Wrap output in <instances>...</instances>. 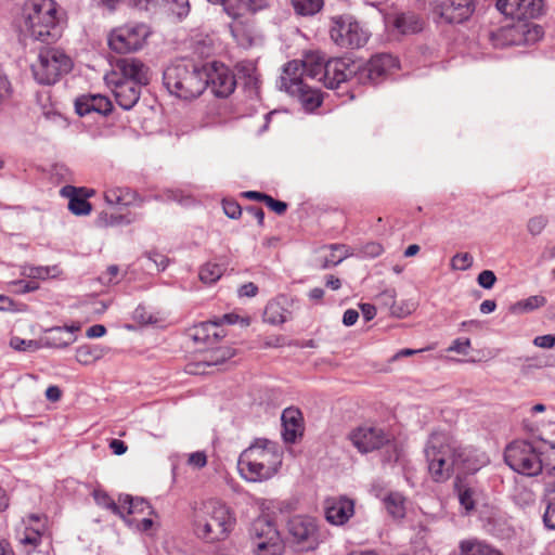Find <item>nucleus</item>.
I'll return each instance as SVG.
<instances>
[{
    "label": "nucleus",
    "mask_w": 555,
    "mask_h": 555,
    "mask_svg": "<svg viewBox=\"0 0 555 555\" xmlns=\"http://www.w3.org/2000/svg\"><path fill=\"white\" fill-rule=\"evenodd\" d=\"M533 345L539 348H544V349L553 348L555 346L554 335L547 334V335L537 336L533 339Z\"/></svg>",
    "instance_id": "obj_62"
},
{
    "label": "nucleus",
    "mask_w": 555,
    "mask_h": 555,
    "mask_svg": "<svg viewBox=\"0 0 555 555\" xmlns=\"http://www.w3.org/2000/svg\"><path fill=\"white\" fill-rule=\"evenodd\" d=\"M133 318L141 324H153L157 321L143 306H139L134 310Z\"/></svg>",
    "instance_id": "obj_55"
},
{
    "label": "nucleus",
    "mask_w": 555,
    "mask_h": 555,
    "mask_svg": "<svg viewBox=\"0 0 555 555\" xmlns=\"http://www.w3.org/2000/svg\"><path fill=\"white\" fill-rule=\"evenodd\" d=\"M104 357V349L98 345H82L76 349V360L82 365H90Z\"/></svg>",
    "instance_id": "obj_35"
},
{
    "label": "nucleus",
    "mask_w": 555,
    "mask_h": 555,
    "mask_svg": "<svg viewBox=\"0 0 555 555\" xmlns=\"http://www.w3.org/2000/svg\"><path fill=\"white\" fill-rule=\"evenodd\" d=\"M59 273L57 267H42V266H29L24 267L22 274L35 280H46L49 278H54Z\"/></svg>",
    "instance_id": "obj_40"
},
{
    "label": "nucleus",
    "mask_w": 555,
    "mask_h": 555,
    "mask_svg": "<svg viewBox=\"0 0 555 555\" xmlns=\"http://www.w3.org/2000/svg\"><path fill=\"white\" fill-rule=\"evenodd\" d=\"M171 2V11L179 17L186 16L190 11L189 0H169Z\"/></svg>",
    "instance_id": "obj_58"
},
{
    "label": "nucleus",
    "mask_w": 555,
    "mask_h": 555,
    "mask_svg": "<svg viewBox=\"0 0 555 555\" xmlns=\"http://www.w3.org/2000/svg\"><path fill=\"white\" fill-rule=\"evenodd\" d=\"M543 451L528 440H514L504 450L505 463L516 473L533 477L547 467Z\"/></svg>",
    "instance_id": "obj_7"
},
{
    "label": "nucleus",
    "mask_w": 555,
    "mask_h": 555,
    "mask_svg": "<svg viewBox=\"0 0 555 555\" xmlns=\"http://www.w3.org/2000/svg\"><path fill=\"white\" fill-rule=\"evenodd\" d=\"M220 4L223 5L224 12L233 18L240 17L242 15V10L245 9L244 0H225Z\"/></svg>",
    "instance_id": "obj_48"
},
{
    "label": "nucleus",
    "mask_w": 555,
    "mask_h": 555,
    "mask_svg": "<svg viewBox=\"0 0 555 555\" xmlns=\"http://www.w3.org/2000/svg\"><path fill=\"white\" fill-rule=\"evenodd\" d=\"M225 336L223 327L219 326V322L209 320L194 325L189 331V337L196 344H203L209 347L216 345Z\"/></svg>",
    "instance_id": "obj_20"
},
{
    "label": "nucleus",
    "mask_w": 555,
    "mask_h": 555,
    "mask_svg": "<svg viewBox=\"0 0 555 555\" xmlns=\"http://www.w3.org/2000/svg\"><path fill=\"white\" fill-rule=\"evenodd\" d=\"M121 1L122 0H91V3L98 9L114 12Z\"/></svg>",
    "instance_id": "obj_61"
},
{
    "label": "nucleus",
    "mask_w": 555,
    "mask_h": 555,
    "mask_svg": "<svg viewBox=\"0 0 555 555\" xmlns=\"http://www.w3.org/2000/svg\"><path fill=\"white\" fill-rule=\"evenodd\" d=\"M43 527L44 526L42 524L40 527L34 529L30 533H27L24 537L23 542L25 544H30L34 546L38 545L41 541V530L43 529Z\"/></svg>",
    "instance_id": "obj_63"
},
{
    "label": "nucleus",
    "mask_w": 555,
    "mask_h": 555,
    "mask_svg": "<svg viewBox=\"0 0 555 555\" xmlns=\"http://www.w3.org/2000/svg\"><path fill=\"white\" fill-rule=\"evenodd\" d=\"M202 78L205 90L210 88L218 98H227L233 93L236 80L233 72L222 63L211 62L202 66Z\"/></svg>",
    "instance_id": "obj_10"
},
{
    "label": "nucleus",
    "mask_w": 555,
    "mask_h": 555,
    "mask_svg": "<svg viewBox=\"0 0 555 555\" xmlns=\"http://www.w3.org/2000/svg\"><path fill=\"white\" fill-rule=\"evenodd\" d=\"M546 304V298L544 296H541V295H534V296H530L524 300H520L518 302H516L513 307H512V311L514 312H517V311H532L534 309H538L540 307H543L544 305Z\"/></svg>",
    "instance_id": "obj_44"
},
{
    "label": "nucleus",
    "mask_w": 555,
    "mask_h": 555,
    "mask_svg": "<svg viewBox=\"0 0 555 555\" xmlns=\"http://www.w3.org/2000/svg\"><path fill=\"white\" fill-rule=\"evenodd\" d=\"M436 12L448 23H463L475 11L474 0H437Z\"/></svg>",
    "instance_id": "obj_18"
},
{
    "label": "nucleus",
    "mask_w": 555,
    "mask_h": 555,
    "mask_svg": "<svg viewBox=\"0 0 555 555\" xmlns=\"http://www.w3.org/2000/svg\"><path fill=\"white\" fill-rule=\"evenodd\" d=\"M78 330V326L52 327L47 331L42 343L46 347L65 348L75 341L76 337L74 333Z\"/></svg>",
    "instance_id": "obj_25"
},
{
    "label": "nucleus",
    "mask_w": 555,
    "mask_h": 555,
    "mask_svg": "<svg viewBox=\"0 0 555 555\" xmlns=\"http://www.w3.org/2000/svg\"><path fill=\"white\" fill-rule=\"evenodd\" d=\"M349 440L359 452L369 453L388 443L389 437L383 428L365 424L352 429Z\"/></svg>",
    "instance_id": "obj_14"
},
{
    "label": "nucleus",
    "mask_w": 555,
    "mask_h": 555,
    "mask_svg": "<svg viewBox=\"0 0 555 555\" xmlns=\"http://www.w3.org/2000/svg\"><path fill=\"white\" fill-rule=\"evenodd\" d=\"M82 189L66 185L61 190V194L69 198L68 209L76 216H87L91 211V204L87 201V194L81 195Z\"/></svg>",
    "instance_id": "obj_27"
},
{
    "label": "nucleus",
    "mask_w": 555,
    "mask_h": 555,
    "mask_svg": "<svg viewBox=\"0 0 555 555\" xmlns=\"http://www.w3.org/2000/svg\"><path fill=\"white\" fill-rule=\"evenodd\" d=\"M328 248L331 253L328 256L324 258V261L321 264L322 269H326L332 266H337L350 255L349 247L344 244H332L328 246Z\"/></svg>",
    "instance_id": "obj_36"
},
{
    "label": "nucleus",
    "mask_w": 555,
    "mask_h": 555,
    "mask_svg": "<svg viewBox=\"0 0 555 555\" xmlns=\"http://www.w3.org/2000/svg\"><path fill=\"white\" fill-rule=\"evenodd\" d=\"M424 453L428 473L436 482L449 480L455 472L475 474L490 462L486 452L464 446L452 435L442 431L430 435Z\"/></svg>",
    "instance_id": "obj_1"
},
{
    "label": "nucleus",
    "mask_w": 555,
    "mask_h": 555,
    "mask_svg": "<svg viewBox=\"0 0 555 555\" xmlns=\"http://www.w3.org/2000/svg\"><path fill=\"white\" fill-rule=\"evenodd\" d=\"M323 4V0H292L295 13L301 16H312L319 13Z\"/></svg>",
    "instance_id": "obj_38"
},
{
    "label": "nucleus",
    "mask_w": 555,
    "mask_h": 555,
    "mask_svg": "<svg viewBox=\"0 0 555 555\" xmlns=\"http://www.w3.org/2000/svg\"><path fill=\"white\" fill-rule=\"evenodd\" d=\"M298 91L287 93L296 98L307 111H313L322 104V94L319 89L309 86L306 81L298 86Z\"/></svg>",
    "instance_id": "obj_29"
},
{
    "label": "nucleus",
    "mask_w": 555,
    "mask_h": 555,
    "mask_svg": "<svg viewBox=\"0 0 555 555\" xmlns=\"http://www.w3.org/2000/svg\"><path fill=\"white\" fill-rule=\"evenodd\" d=\"M547 222H548L547 218L544 217V216L532 217L528 221V225H527L528 231L532 235H539L544 230V228L546 227Z\"/></svg>",
    "instance_id": "obj_50"
},
{
    "label": "nucleus",
    "mask_w": 555,
    "mask_h": 555,
    "mask_svg": "<svg viewBox=\"0 0 555 555\" xmlns=\"http://www.w3.org/2000/svg\"><path fill=\"white\" fill-rule=\"evenodd\" d=\"M459 555H504L500 550L485 540L469 538L459 543Z\"/></svg>",
    "instance_id": "obj_28"
},
{
    "label": "nucleus",
    "mask_w": 555,
    "mask_h": 555,
    "mask_svg": "<svg viewBox=\"0 0 555 555\" xmlns=\"http://www.w3.org/2000/svg\"><path fill=\"white\" fill-rule=\"evenodd\" d=\"M216 322H219V326L222 327L223 324H235L238 320L242 321L244 326H247L249 322L247 320L241 319L240 315L235 313H225L220 318L214 319Z\"/></svg>",
    "instance_id": "obj_60"
},
{
    "label": "nucleus",
    "mask_w": 555,
    "mask_h": 555,
    "mask_svg": "<svg viewBox=\"0 0 555 555\" xmlns=\"http://www.w3.org/2000/svg\"><path fill=\"white\" fill-rule=\"evenodd\" d=\"M230 31L238 46L249 48L254 43V38L250 31L242 23H234L230 25Z\"/></svg>",
    "instance_id": "obj_41"
},
{
    "label": "nucleus",
    "mask_w": 555,
    "mask_h": 555,
    "mask_svg": "<svg viewBox=\"0 0 555 555\" xmlns=\"http://www.w3.org/2000/svg\"><path fill=\"white\" fill-rule=\"evenodd\" d=\"M288 532L294 543L300 546V551L312 550L317 545L318 532L313 518L295 516L288 521Z\"/></svg>",
    "instance_id": "obj_16"
},
{
    "label": "nucleus",
    "mask_w": 555,
    "mask_h": 555,
    "mask_svg": "<svg viewBox=\"0 0 555 555\" xmlns=\"http://www.w3.org/2000/svg\"><path fill=\"white\" fill-rule=\"evenodd\" d=\"M331 39L340 48L358 49L364 46L369 39L367 31L350 17L334 20L330 30Z\"/></svg>",
    "instance_id": "obj_11"
},
{
    "label": "nucleus",
    "mask_w": 555,
    "mask_h": 555,
    "mask_svg": "<svg viewBox=\"0 0 555 555\" xmlns=\"http://www.w3.org/2000/svg\"><path fill=\"white\" fill-rule=\"evenodd\" d=\"M470 348L469 338H457L448 348V351L456 352L460 354H467Z\"/></svg>",
    "instance_id": "obj_56"
},
{
    "label": "nucleus",
    "mask_w": 555,
    "mask_h": 555,
    "mask_svg": "<svg viewBox=\"0 0 555 555\" xmlns=\"http://www.w3.org/2000/svg\"><path fill=\"white\" fill-rule=\"evenodd\" d=\"M385 507L387 512L393 517V518H402L405 514L404 508V499L399 493H390L387 495L384 500Z\"/></svg>",
    "instance_id": "obj_39"
},
{
    "label": "nucleus",
    "mask_w": 555,
    "mask_h": 555,
    "mask_svg": "<svg viewBox=\"0 0 555 555\" xmlns=\"http://www.w3.org/2000/svg\"><path fill=\"white\" fill-rule=\"evenodd\" d=\"M263 203L266 204V206L268 208H270L272 211H274L279 216L284 215L287 210V204L285 202L278 201L268 194H267Z\"/></svg>",
    "instance_id": "obj_52"
},
{
    "label": "nucleus",
    "mask_w": 555,
    "mask_h": 555,
    "mask_svg": "<svg viewBox=\"0 0 555 555\" xmlns=\"http://www.w3.org/2000/svg\"><path fill=\"white\" fill-rule=\"evenodd\" d=\"M132 220L127 215L102 211L99 214L95 224L99 228L118 227L129 224Z\"/></svg>",
    "instance_id": "obj_37"
},
{
    "label": "nucleus",
    "mask_w": 555,
    "mask_h": 555,
    "mask_svg": "<svg viewBox=\"0 0 555 555\" xmlns=\"http://www.w3.org/2000/svg\"><path fill=\"white\" fill-rule=\"evenodd\" d=\"M166 89L182 100H193L205 91L202 67L183 62L169 65L163 74Z\"/></svg>",
    "instance_id": "obj_5"
},
{
    "label": "nucleus",
    "mask_w": 555,
    "mask_h": 555,
    "mask_svg": "<svg viewBox=\"0 0 555 555\" xmlns=\"http://www.w3.org/2000/svg\"><path fill=\"white\" fill-rule=\"evenodd\" d=\"M60 5L55 0H26L22 22L26 34L34 40L51 44L63 31Z\"/></svg>",
    "instance_id": "obj_3"
},
{
    "label": "nucleus",
    "mask_w": 555,
    "mask_h": 555,
    "mask_svg": "<svg viewBox=\"0 0 555 555\" xmlns=\"http://www.w3.org/2000/svg\"><path fill=\"white\" fill-rule=\"evenodd\" d=\"M76 113L86 116L90 113H98L103 116L112 112L113 105L108 98L101 94L82 95L75 102Z\"/></svg>",
    "instance_id": "obj_21"
},
{
    "label": "nucleus",
    "mask_w": 555,
    "mask_h": 555,
    "mask_svg": "<svg viewBox=\"0 0 555 555\" xmlns=\"http://www.w3.org/2000/svg\"><path fill=\"white\" fill-rule=\"evenodd\" d=\"M399 67L397 57L389 53L373 55L363 66H358L359 83H378Z\"/></svg>",
    "instance_id": "obj_13"
},
{
    "label": "nucleus",
    "mask_w": 555,
    "mask_h": 555,
    "mask_svg": "<svg viewBox=\"0 0 555 555\" xmlns=\"http://www.w3.org/2000/svg\"><path fill=\"white\" fill-rule=\"evenodd\" d=\"M324 60L315 54H307L302 60L305 64V79L310 78L323 81V73H325Z\"/></svg>",
    "instance_id": "obj_33"
},
{
    "label": "nucleus",
    "mask_w": 555,
    "mask_h": 555,
    "mask_svg": "<svg viewBox=\"0 0 555 555\" xmlns=\"http://www.w3.org/2000/svg\"><path fill=\"white\" fill-rule=\"evenodd\" d=\"M455 490L457 492L461 506H463L466 512L474 511L478 498L477 489L459 480L455 483Z\"/></svg>",
    "instance_id": "obj_34"
},
{
    "label": "nucleus",
    "mask_w": 555,
    "mask_h": 555,
    "mask_svg": "<svg viewBox=\"0 0 555 555\" xmlns=\"http://www.w3.org/2000/svg\"><path fill=\"white\" fill-rule=\"evenodd\" d=\"M150 35L149 27L143 23L126 24L111 31L108 46L116 53H130L140 50Z\"/></svg>",
    "instance_id": "obj_9"
},
{
    "label": "nucleus",
    "mask_w": 555,
    "mask_h": 555,
    "mask_svg": "<svg viewBox=\"0 0 555 555\" xmlns=\"http://www.w3.org/2000/svg\"><path fill=\"white\" fill-rule=\"evenodd\" d=\"M94 500L99 505L109 509L112 513L120 516L122 519H126V516L121 511L120 502H115L106 492L95 491Z\"/></svg>",
    "instance_id": "obj_43"
},
{
    "label": "nucleus",
    "mask_w": 555,
    "mask_h": 555,
    "mask_svg": "<svg viewBox=\"0 0 555 555\" xmlns=\"http://www.w3.org/2000/svg\"><path fill=\"white\" fill-rule=\"evenodd\" d=\"M305 81V64H302V61L294 60L284 65L280 77L281 89L286 92L291 90L298 91V86Z\"/></svg>",
    "instance_id": "obj_24"
},
{
    "label": "nucleus",
    "mask_w": 555,
    "mask_h": 555,
    "mask_svg": "<svg viewBox=\"0 0 555 555\" xmlns=\"http://www.w3.org/2000/svg\"><path fill=\"white\" fill-rule=\"evenodd\" d=\"M358 66L344 59H333L325 63L323 83L326 88L338 89L345 82L354 78L357 80Z\"/></svg>",
    "instance_id": "obj_17"
},
{
    "label": "nucleus",
    "mask_w": 555,
    "mask_h": 555,
    "mask_svg": "<svg viewBox=\"0 0 555 555\" xmlns=\"http://www.w3.org/2000/svg\"><path fill=\"white\" fill-rule=\"evenodd\" d=\"M495 5L501 13L518 21L538 18L544 12L543 0H496Z\"/></svg>",
    "instance_id": "obj_15"
},
{
    "label": "nucleus",
    "mask_w": 555,
    "mask_h": 555,
    "mask_svg": "<svg viewBox=\"0 0 555 555\" xmlns=\"http://www.w3.org/2000/svg\"><path fill=\"white\" fill-rule=\"evenodd\" d=\"M149 259L152 260L160 271H164L169 263V259L165 255L158 253L150 254Z\"/></svg>",
    "instance_id": "obj_64"
},
{
    "label": "nucleus",
    "mask_w": 555,
    "mask_h": 555,
    "mask_svg": "<svg viewBox=\"0 0 555 555\" xmlns=\"http://www.w3.org/2000/svg\"><path fill=\"white\" fill-rule=\"evenodd\" d=\"M473 256L469 253H457L451 259L453 270L465 271L473 266Z\"/></svg>",
    "instance_id": "obj_46"
},
{
    "label": "nucleus",
    "mask_w": 555,
    "mask_h": 555,
    "mask_svg": "<svg viewBox=\"0 0 555 555\" xmlns=\"http://www.w3.org/2000/svg\"><path fill=\"white\" fill-rule=\"evenodd\" d=\"M188 464L194 468L201 469L207 465V455L204 451H196L189 455Z\"/></svg>",
    "instance_id": "obj_54"
},
{
    "label": "nucleus",
    "mask_w": 555,
    "mask_h": 555,
    "mask_svg": "<svg viewBox=\"0 0 555 555\" xmlns=\"http://www.w3.org/2000/svg\"><path fill=\"white\" fill-rule=\"evenodd\" d=\"M326 520L334 526L345 525L354 514V502L347 496L328 498L324 502Z\"/></svg>",
    "instance_id": "obj_19"
},
{
    "label": "nucleus",
    "mask_w": 555,
    "mask_h": 555,
    "mask_svg": "<svg viewBox=\"0 0 555 555\" xmlns=\"http://www.w3.org/2000/svg\"><path fill=\"white\" fill-rule=\"evenodd\" d=\"M250 534L257 555H281L283 544L275 526L266 517L257 518L253 525Z\"/></svg>",
    "instance_id": "obj_12"
},
{
    "label": "nucleus",
    "mask_w": 555,
    "mask_h": 555,
    "mask_svg": "<svg viewBox=\"0 0 555 555\" xmlns=\"http://www.w3.org/2000/svg\"><path fill=\"white\" fill-rule=\"evenodd\" d=\"M543 524L550 530H555V490L547 500L543 514Z\"/></svg>",
    "instance_id": "obj_45"
},
{
    "label": "nucleus",
    "mask_w": 555,
    "mask_h": 555,
    "mask_svg": "<svg viewBox=\"0 0 555 555\" xmlns=\"http://www.w3.org/2000/svg\"><path fill=\"white\" fill-rule=\"evenodd\" d=\"M281 421L283 426L282 436L285 442L294 443L298 437L302 436V415L298 409H285L282 413Z\"/></svg>",
    "instance_id": "obj_22"
},
{
    "label": "nucleus",
    "mask_w": 555,
    "mask_h": 555,
    "mask_svg": "<svg viewBox=\"0 0 555 555\" xmlns=\"http://www.w3.org/2000/svg\"><path fill=\"white\" fill-rule=\"evenodd\" d=\"M282 464V455L275 442L258 438L245 449L237 461L241 476L250 482L272 478Z\"/></svg>",
    "instance_id": "obj_4"
},
{
    "label": "nucleus",
    "mask_w": 555,
    "mask_h": 555,
    "mask_svg": "<svg viewBox=\"0 0 555 555\" xmlns=\"http://www.w3.org/2000/svg\"><path fill=\"white\" fill-rule=\"evenodd\" d=\"M10 346L18 351H34L40 347V344L34 339L26 340L15 336L11 338Z\"/></svg>",
    "instance_id": "obj_47"
},
{
    "label": "nucleus",
    "mask_w": 555,
    "mask_h": 555,
    "mask_svg": "<svg viewBox=\"0 0 555 555\" xmlns=\"http://www.w3.org/2000/svg\"><path fill=\"white\" fill-rule=\"evenodd\" d=\"M119 502L121 504V511L126 517L130 515H147L154 514V509L151 504L142 498H133L130 494L119 495ZM129 525H133L134 519H124Z\"/></svg>",
    "instance_id": "obj_26"
},
{
    "label": "nucleus",
    "mask_w": 555,
    "mask_h": 555,
    "mask_svg": "<svg viewBox=\"0 0 555 555\" xmlns=\"http://www.w3.org/2000/svg\"><path fill=\"white\" fill-rule=\"evenodd\" d=\"M477 281H478V284L481 287H483L486 289H490L495 284L496 276L493 273V271H491V270H483L482 272L479 273V275L477 278Z\"/></svg>",
    "instance_id": "obj_53"
},
{
    "label": "nucleus",
    "mask_w": 555,
    "mask_h": 555,
    "mask_svg": "<svg viewBox=\"0 0 555 555\" xmlns=\"http://www.w3.org/2000/svg\"><path fill=\"white\" fill-rule=\"evenodd\" d=\"M383 251V246L375 242H370L362 247V254L370 258L378 257Z\"/></svg>",
    "instance_id": "obj_59"
},
{
    "label": "nucleus",
    "mask_w": 555,
    "mask_h": 555,
    "mask_svg": "<svg viewBox=\"0 0 555 555\" xmlns=\"http://www.w3.org/2000/svg\"><path fill=\"white\" fill-rule=\"evenodd\" d=\"M396 289L387 288L380 292L376 297V304L380 309L387 310L391 315L397 318H404L414 310L412 302L402 301L401 304L396 302Z\"/></svg>",
    "instance_id": "obj_23"
},
{
    "label": "nucleus",
    "mask_w": 555,
    "mask_h": 555,
    "mask_svg": "<svg viewBox=\"0 0 555 555\" xmlns=\"http://www.w3.org/2000/svg\"><path fill=\"white\" fill-rule=\"evenodd\" d=\"M222 207L224 214L231 219H237L242 215V207L234 199L224 198L222 201Z\"/></svg>",
    "instance_id": "obj_49"
},
{
    "label": "nucleus",
    "mask_w": 555,
    "mask_h": 555,
    "mask_svg": "<svg viewBox=\"0 0 555 555\" xmlns=\"http://www.w3.org/2000/svg\"><path fill=\"white\" fill-rule=\"evenodd\" d=\"M17 287L16 292L20 294H26L35 292L39 288V283L30 279L29 281L20 280L13 283Z\"/></svg>",
    "instance_id": "obj_57"
},
{
    "label": "nucleus",
    "mask_w": 555,
    "mask_h": 555,
    "mask_svg": "<svg viewBox=\"0 0 555 555\" xmlns=\"http://www.w3.org/2000/svg\"><path fill=\"white\" fill-rule=\"evenodd\" d=\"M273 0H244L245 9L250 13H257L271 7Z\"/></svg>",
    "instance_id": "obj_51"
},
{
    "label": "nucleus",
    "mask_w": 555,
    "mask_h": 555,
    "mask_svg": "<svg viewBox=\"0 0 555 555\" xmlns=\"http://www.w3.org/2000/svg\"><path fill=\"white\" fill-rule=\"evenodd\" d=\"M285 297H279L276 299L270 300L264 308V322L272 325H280L286 322L288 317L291 315V312L285 307Z\"/></svg>",
    "instance_id": "obj_30"
},
{
    "label": "nucleus",
    "mask_w": 555,
    "mask_h": 555,
    "mask_svg": "<svg viewBox=\"0 0 555 555\" xmlns=\"http://www.w3.org/2000/svg\"><path fill=\"white\" fill-rule=\"evenodd\" d=\"M135 197V193L129 188L114 186L104 192V199L108 205L128 206Z\"/></svg>",
    "instance_id": "obj_32"
},
{
    "label": "nucleus",
    "mask_w": 555,
    "mask_h": 555,
    "mask_svg": "<svg viewBox=\"0 0 555 555\" xmlns=\"http://www.w3.org/2000/svg\"><path fill=\"white\" fill-rule=\"evenodd\" d=\"M204 507L207 518L196 521L197 535L209 542L227 539L236 525L234 512L219 500H209Z\"/></svg>",
    "instance_id": "obj_6"
},
{
    "label": "nucleus",
    "mask_w": 555,
    "mask_h": 555,
    "mask_svg": "<svg viewBox=\"0 0 555 555\" xmlns=\"http://www.w3.org/2000/svg\"><path fill=\"white\" fill-rule=\"evenodd\" d=\"M393 27L403 35L415 34L423 29V20L414 12L399 13L393 18Z\"/></svg>",
    "instance_id": "obj_31"
},
{
    "label": "nucleus",
    "mask_w": 555,
    "mask_h": 555,
    "mask_svg": "<svg viewBox=\"0 0 555 555\" xmlns=\"http://www.w3.org/2000/svg\"><path fill=\"white\" fill-rule=\"evenodd\" d=\"M117 104L128 111L139 101L141 88L150 82V68L137 59H119L105 76Z\"/></svg>",
    "instance_id": "obj_2"
},
{
    "label": "nucleus",
    "mask_w": 555,
    "mask_h": 555,
    "mask_svg": "<svg viewBox=\"0 0 555 555\" xmlns=\"http://www.w3.org/2000/svg\"><path fill=\"white\" fill-rule=\"evenodd\" d=\"M73 62L61 49L42 48L38 55L37 63L33 64L31 70L35 79L41 85H53L63 75L70 72Z\"/></svg>",
    "instance_id": "obj_8"
},
{
    "label": "nucleus",
    "mask_w": 555,
    "mask_h": 555,
    "mask_svg": "<svg viewBox=\"0 0 555 555\" xmlns=\"http://www.w3.org/2000/svg\"><path fill=\"white\" fill-rule=\"evenodd\" d=\"M223 274V268L220 264L208 262L199 270V279L205 284L217 282Z\"/></svg>",
    "instance_id": "obj_42"
}]
</instances>
